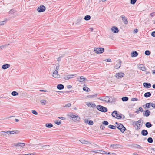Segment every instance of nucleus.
Returning <instances> with one entry per match:
<instances>
[{
    "mask_svg": "<svg viewBox=\"0 0 155 155\" xmlns=\"http://www.w3.org/2000/svg\"><path fill=\"white\" fill-rule=\"evenodd\" d=\"M97 108L99 111L102 112H105L107 111V108L101 105H97Z\"/></svg>",
    "mask_w": 155,
    "mask_h": 155,
    "instance_id": "1",
    "label": "nucleus"
},
{
    "mask_svg": "<svg viewBox=\"0 0 155 155\" xmlns=\"http://www.w3.org/2000/svg\"><path fill=\"white\" fill-rule=\"evenodd\" d=\"M94 50L95 53L97 54H101L103 53L104 51V49L103 48H95Z\"/></svg>",
    "mask_w": 155,
    "mask_h": 155,
    "instance_id": "2",
    "label": "nucleus"
},
{
    "mask_svg": "<svg viewBox=\"0 0 155 155\" xmlns=\"http://www.w3.org/2000/svg\"><path fill=\"white\" fill-rule=\"evenodd\" d=\"M117 128L122 133H124L126 130L125 127L121 124H117Z\"/></svg>",
    "mask_w": 155,
    "mask_h": 155,
    "instance_id": "3",
    "label": "nucleus"
},
{
    "mask_svg": "<svg viewBox=\"0 0 155 155\" xmlns=\"http://www.w3.org/2000/svg\"><path fill=\"white\" fill-rule=\"evenodd\" d=\"M46 9L45 7L43 5H41L37 9V10L39 12H43Z\"/></svg>",
    "mask_w": 155,
    "mask_h": 155,
    "instance_id": "4",
    "label": "nucleus"
},
{
    "mask_svg": "<svg viewBox=\"0 0 155 155\" xmlns=\"http://www.w3.org/2000/svg\"><path fill=\"white\" fill-rule=\"evenodd\" d=\"M52 76L54 78H59L60 75L58 74L57 70H55L52 74Z\"/></svg>",
    "mask_w": 155,
    "mask_h": 155,
    "instance_id": "5",
    "label": "nucleus"
},
{
    "mask_svg": "<svg viewBox=\"0 0 155 155\" xmlns=\"http://www.w3.org/2000/svg\"><path fill=\"white\" fill-rule=\"evenodd\" d=\"M69 116L72 118H76V120L78 121L79 120L80 118L78 117V115L73 114H70L69 115Z\"/></svg>",
    "mask_w": 155,
    "mask_h": 155,
    "instance_id": "6",
    "label": "nucleus"
},
{
    "mask_svg": "<svg viewBox=\"0 0 155 155\" xmlns=\"http://www.w3.org/2000/svg\"><path fill=\"white\" fill-rule=\"evenodd\" d=\"M103 98H100V99L103 101H105L107 102H110L109 97L108 96H106L104 97H102Z\"/></svg>",
    "mask_w": 155,
    "mask_h": 155,
    "instance_id": "7",
    "label": "nucleus"
},
{
    "mask_svg": "<svg viewBox=\"0 0 155 155\" xmlns=\"http://www.w3.org/2000/svg\"><path fill=\"white\" fill-rule=\"evenodd\" d=\"M17 130H15V131H8L7 132H5V131H2L1 132L6 133V134H14L17 133V132H18Z\"/></svg>",
    "mask_w": 155,
    "mask_h": 155,
    "instance_id": "8",
    "label": "nucleus"
},
{
    "mask_svg": "<svg viewBox=\"0 0 155 155\" xmlns=\"http://www.w3.org/2000/svg\"><path fill=\"white\" fill-rule=\"evenodd\" d=\"M138 68L140 70L143 71H145L146 68L144 65L143 64H140L138 65Z\"/></svg>",
    "mask_w": 155,
    "mask_h": 155,
    "instance_id": "9",
    "label": "nucleus"
},
{
    "mask_svg": "<svg viewBox=\"0 0 155 155\" xmlns=\"http://www.w3.org/2000/svg\"><path fill=\"white\" fill-rule=\"evenodd\" d=\"M111 29L112 31L114 33H117L119 32L118 28L116 26H113Z\"/></svg>",
    "mask_w": 155,
    "mask_h": 155,
    "instance_id": "10",
    "label": "nucleus"
},
{
    "mask_svg": "<svg viewBox=\"0 0 155 155\" xmlns=\"http://www.w3.org/2000/svg\"><path fill=\"white\" fill-rule=\"evenodd\" d=\"M121 17L122 18V20L123 21L124 23L125 24H127L128 23V21L127 18L123 15H122Z\"/></svg>",
    "mask_w": 155,
    "mask_h": 155,
    "instance_id": "11",
    "label": "nucleus"
},
{
    "mask_svg": "<svg viewBox=\"0 0 155 155\" xmlns=\"http://www.w3.org/2000/svg\"><path fill=\"white\" fill-rule=\"evenodd\" d=\"M143 86L144 87L147 88H150L151 87V84L149 83L144 82L143 83Z\"/></svg>",
    "mask_w": 155,
    "mask_h": 155,
    "instance_id": "12",
    "label": "nucleus"
},
{
    "mask_svg": "<svg viewBox=\"0 0 155 155\" xmlns=\"http://www.w3.org/2000/svg\"><path fill=\"white\" fill-rule=\"evenodd\" d=\"M117 64H116L114 67L116 69H118L121 66V61L120 60H119L117 61Z\"/></svg>",
    "mask_w": 155,
    "mask_h": 155,
    "instance_id": "13",
    "label": "nucleus"
},
{
    "mask_svg": "<svg viewBox=\"0 0 155 155\" xmlns=\"http://www.w3.org/2000/svg\"><path fill=\"white\" fill-rule=\"evenodd\" d=\"M124 74L123 73H116V77L117 78L119 79L123 77Z\"/></svg>",
    "mask_w": 155,
    "mask_h": 155,
    "instance_id": "14",
    "label": "nucleus"
},
{
    "mask_svg": "<svg viewBox=\"0 0 155 155\" xmlns=\"http://www.w3.org/2000/svg\"><path fill=\"white\" fill-rule=\"evenodd\" d=\"M77 79L80 82H82L85 80L86 78L83 76H81L78 77Z\"/></svg>",
    "mask_w": 155,
    "mask_h": 155,
    "instance_id": "15",
    "label": "nucleus"
},
{
    "mask_svg": "<svg viewBox=\"0 0 155 155\" xmlns=\"http://www.w3.org/2000/svg\"><path fill=\"white\" fill-rule=\"evenodd\" d=\"M120 146V145L119 144H114L111 145L110 147L112 148L113 149H115L119 147Z\"/></svg>",
    "mask_w": 155,
    "mask_h": 155,
    "instance_id": "16",
    "label": "nucleus"
},
{
    "mask_svg": "<svg viewBox=\"0 0 155 155\" xmlns=\"http://www.w3.org/2000/svg\"><path fill=\"white\" fill-rule=\"evenodd\" d=\"M141 134L144 136H146L148 135V132L146 130H143L141 132Z\"/></svg>",
    "mask_w": 155,
    "mask_h": 155,
    "instance_id": "17",
    "label": "nucleus"
},
{
    "mask_svg": "<svg viewBox=\"0 0 155 155\" xmlns=\"http://www.w3.org/2000/svg\"><path fill=\"white\" fill-rule=\"evenodd\" d=\"M150 114V112L148 110H147L145 111V113H143V115L146 117H148Z\"/></svg>",
    "mask_w": 155,
    "mask_h": 155,
    "instance_id": "18",
    "label": "nucleus"
},
{
    "mask_svg": "<svg viewBox=\"0 0 155 155\" xmlns=\"http://www.w3.org/2000/svg\"><path fill=\"white\" fill-rule=\"evenodd\" d=\"M80 141L82 143L86 144H91V143H90L89 142L85 141L84 140H80Z\"/></svg>",
    "mask_w": 155,
    "mask_h": 155,
    "instance_id": "19",
    "label": "nucleus"
},
{
    "mask_svg": "<svg viewBox=\"0 0 155 155\" xmlns=\"http://www.w3.org/2000/svg\"><path fill=\"white\" fill-rule=\"evenodd\" d=\"M10 65L8 64H4L2 66V68L3 69H5L9 68Z\"/></svg>",
    "mask_w": 155,
    "mask_h": 155,
    "instance_id": "20",
    "label": "nucleus"
},
{
    "mask_svg": "<svg viewBox=\"0 0 155 155\" xmlns=\"http://www.w3.org/2000/svg\"><path fill=\"white\" fill-rule=\"evenodd\" d=\"M75 75H68L66 76L64 78V79L65 80H68L71 78H72V77L71 76H74Z\"/></svg>",
    "mask_w": 155,
    "mask_h": 155,
    "instance_id": "21",
    "label": "nucleus"
},
{
    "mask_svg": "<svg viewBox=\"0 0 155 155\" xmlns=\"http://www.w3.org/2000/svg\"><path fill=\"white\" fill-rule=\"evenodd\" d=\"M64 87V86L62 84H59L57 86V88L58 89L61 90L63 89Z\"/></svg>",
    "mask_w": 155,
    "mask_h": 155,
    "instance_id": "22",
    "label": "nucleus"
},
{
    "mask_svg": "<svg viewBox=\"0 0 155 155\" xmlns=\"http://www.w3.org/2000/svg\"><path fill=\"white\" fill-rule=\"evenodd\" d=\"M151 95V93L150 92H147L145 93L144 94V96L146 98L148 97H150Z\"/></svg>",
    "mask_w": 155,
    "mask_h": 155,
    "instance_id": "23",
    "label": "nucleus"
},
{
    "mask_svg": "<svg viewBox=\"0 0 155 155\" xmlns=\"http://www.w3.org/2000/svg\"><path fill=\"white\" fill-rule=\"evenodd\" d=\"M138 54L137 52L136 51H134L131 53V56L132 57H136L137 56Z\"/></svg>",
    "mask_w": 155,
    "mask_h": 155,
    "instance_id": "24",
    "label": "nucleus"
},
{
    "mask_svg": "<svg viewBox=\"0 0 155 155\" xmlns=\"http://www.w3.org/2000/svg\"><path fill=\"white\" fill-rule=\"evenodd\" d=\"M25 145V143H19L15 144L16 146H20L21 147H24Z\"/></svg>",
    "mask_w": 155,
    "mask_h": 155,
    "instance_id": "25",
    "label": "nucleus"
},
{
    "mask_svg": "<svg viewBox=\"0 0 155 155\" xmlns=\"http://www.w3.org/2000/svg\"><path fill=\"white\" fill-rule=\"evenodd\" d=\"M146 127L147 128H150L152 126V124L150 122H147L145 124Z\"/></svg>",
    "mask_w": 155,
    "mask_h": 155,
    "instance_id": "26",
    "label": "nucleus"
},
{
    "mask_svg": "<svg viewBox=\"0 0 155 155\" xmlns=\"http://www.w3.org/2000/svg\"><path fill=\"white\" fill-rule=\"evenodd\" d=\"M136 122L139 125L142 126L143 123V121L142 120L140 119L138 121H136Z\"/></svg>",
    "mask_w": 155,
    "mask_h": 155,
    "instance_id": "27",
    "label": "nucleus"
},
{
    "mask_svg": "<svg viewBox=\"0 0 155 155\" xmlns=\"http://www.w3.org/2000/svg\"><path fill=\"white\" fill-rule=\"evenodd\" d=\"M121 99L123 101H127L128 100L129 98L128 97H124L122 98Z\"/></svg>",
    "mask_w": 155,
    "mask_h": 155,
    "instance_id": "28",
    "label": "nucleus"
},
{
    "mask_svg": "<svg viewBox=\"0 0 155 155\" xmlns=\"http://www.w3.org/2000/svg\"><path fill=\"white\" fill-rule=\"evenodd\" d=\"M91 19V16L89 15H87L84 17V19L86 21H88Z\"/></svg>",
    "mask_w": 155,
    "mask_h": 155,
    "instance_id": "29",
    "label": "nucleus"
},
{
    "mask_svg": "<svg viewBox=\"0 0 155 155\" xmlns=\"http://www.w3.org/2000/svg\"><path fill=\"white\" fill-rule=\"evenodd\" d=\"M83 90L87 92H89L90 90L87 87H84L83 88Z\"/></svg>",
    "mask_w": 155,
    "mask_h": 155,
    "instance_id": "30",
    "label": "nucleus"
},
{
    "mask_svg": "<svg viewBox=\"0 0 155 155\" xmlns=\"http://www.w3.org/2000/svg\"><path fill=\"white\" fill-rule=\"evenodd\" d=\"M45 126L46 127L48 128H51L53 126V125L51 123H46Z\"/></svg>",
    "mask_w": 155,
    "mask_h": 155,
    "instance_id": "31",
    "label": "nucleus"
},
{
    "mask_svg": "<svg viewBox=\"0 0 155 155\" xmlns=\"http://www.w3.org/2000/svg\"><path fill=\"white\" fill-rule=\"evenodd\" d=\"M11 94L13 96H16L18 95V93L15 91H13L12 92Z\"/></svg>",
    "mask_w": 155,
    "mask_h": 155,
    "instance_id": "32",
    "label": "nucleus"
},
{
    "mask_svg": "<svg viewBox=\"0 0 155 155\" xmlns=\"http://www.w3.org/2000/svg\"><path fill=\"white\" fill-rule=\"evenodd\" d=\"M115 117L117 119H120L122 118L121 114L117 113V114L116 117L115 116Z\"/></svg>",
    "mask_w": 155,
    "mask_h": 155,
    "instance_id": "33",
    "label": "nucleus"
},
{
    "mask_svg": "<svg viewBox=\"0 0 155 155\" xmlns=\"http://www.w3.org/2000/svg\"><path fill=\"white\" fill-rule=\"evenodd\" d=\"M117 114V111H113L112 113V115L114 117H115Z\"/></svg>",
    "mask_w": 155,
    "mask_h": 155,
    "instance_id": "34",
    "label": "nucleus"
},
{
    "mask_svg": "<svg viewBox=\"0 0 155 155\" xmlns=\"http://www.w3.org/2000/svg\"><path fill=\"white\" fill-rule=\"evenodd\" d=\"M147 141L149 143H152L153 142V140L152 138L149 137L147 139Z\"/></svg>",
    "mask_w": 155,
    "mask_h": 155,
    "instance_id": "35",
    "label": "nucleus"
},
{
    "mask_svg": "<svg viewBox=\"0 0 155 155\" xmlns=\"http://www.w3.org/2000/svg\"><path fill=\"white\" fill-rule=\"evenodd\" d=\"M108 127L110 128L113 129H115L116 128V127L114 125H109L108 126Z\"/></svg>",
    "mask_w": 155,
    "mask_h": 155,
    "instance_id": "36",
    "label": "nucleus"
},
{
    "mask_svg": "<svg viewBox=\"0 0 155 155\" xmlns=\"http://www.w3.org/2000/svg\"><path fill=\"white\" fill-rule=\"evenodd\" d=\"M97 96V94L89 95L87 96V97L88 98H94Z\"/></svg>",
    "mask_w": 155,
    "mask_h": 155,
    "instance_id": "37",
    "label": "nucleus"
},
{
    "mask_svg": "<svg viewBox=\"0 0 155 155\" xmlns=\"http://www.w3.org/2000/svg\"><path fill=\"white\" fill-rule=\"evenodd\" d=\"M9 45V44H8V45L5 44V45H3L0 46V50H2L3 48L5 47L6 46H7Z\"/></svg>",
    "mask_w": 155,
    "mask_h": 155,
    "instance_id": "38",
    "label": "nucleus"
},
{
    "mask_svg": "<svg viewBox=\"0 0 155 155\" xmlns=\"http://www.w3.org/2000/svg\"><path fill=\"white\" fill-rule=\"evenodd\" d=\"M150 53L149 50H146L145 52V54L146 55L149 56L150 55Z\"/></svg>",
    "mask_w": 155,
    "mask_h": 155,
    "instance_id": "39",
    "label": "nucleus"
},
{
    "mask_svg": "<svg viewBox=\"0 0 155 155\" xmlns=\"http://www.w3.org/2000/svg\"><path fill=\"white\" fill-rule=\"evenodd\" d=\"M46 101L45 100H42L41 101V103L42 105H45Z\"/></svg>",
    "mask_w": 155,
    "mask_h": 155,
    "instance_id": "40",
    "label": "nucleus"
},
{
    "mask_svg": "<svg viewBox=\"0 0 155 155\" xmlns=\"http://www.w3.org/2000/svg\"><path fill=\"white\" fill-rule=\"evenodd\" d=\"M135 147L140 149H143V147H141L138 144H136L135 146L134 147Z\"/></svg>",
    "mask_w": 155,
    "mask_h": 155,
    "instance_id": "41",
    "label": "nucleus"
},
{
    "mask_svg": "<svg viewBox=\"0 0 155 155\" xmlns=\"http://www.w3.org/2000/svg\"><path fill=\"white\" fill-rule=\"evenodd\" d=\"M102 124L103 125L107 126L108 124V122L107 121H104L102 122Z\"/></svg>",
    "mask_w": 155,
    "mask_h": 155,
    "instance_id": "42",
    "label": "nucleus"
},
{
    "mask_svg": "<svg viewBox=\"0 0 155 155\" xmlns=\"http://www.w3.org/2000/svg\"><path fill=\"white\" fill-rule=\"evenodd\" d=\"M89 104H90V105L91 106V107L93 108H94L95 107L96 105L94 103H89Z\"/></svg>",
    "mask_w": 155,
    "mask_h": 155,
    "instance_id": "43",
    "label": "nucleus"
},
{
    "mask_svg": "<svg viewBox=\"0 0 155 155\" xmlns=\"http://www.w3.org/2000/svg\"><path fill=\"white\" fill-rule=\"evenodd\" d=\"M71 104L70 103H68L66 105H65L64 106H63V107H71Z\"/></svg>",
    "mask_w": 155,
    "mask_h": 155,
    "instance_id": "44",
    "label": "nucleus"
},
{
    "mask_svg": "<svg viewBox=\"0 0 155 155\" xmlns=\"http://www.w3.org/2000/svg\"><path fill=\"white\" fill-rule=\"evenodd\" d=\"M150 103H147L146 104V107L149 108L150 107Z\"/></svg>",
    "mask_w": 155,
    "mask_h": 155,
    "instance_id": "45",
    "label": "nucleus"
},
{
    "mask_svg": "<svg viewBox=\"0 0 155 155\" xmlns=\"http://www.w3.org/2000/svg\"><path fill=\"white\" fill-rule=\"evenodd\" d=\"M136 1L137 0H131L130 3L134 5Z\"/></svg>",
    "mask_w": 155,
    "mask_h": 155,
    "instance_id": "46",
    "label": "nucleus"
},
{
    "mask_svg": "<svg viewBox=\"0 0 155 155\" xmlns=\"http://www.w3.org/2000/svg\"><path fill=\"white\" fill-rule=\"evenodd\" d=\"M97 150L98 151H101V152H102V153H100L106 154L107 153V152L105 151H104L99 150Z\"/></svg>",
    "mask_w": 155,
    "mask_h": 155,
    "instance_id": "47",
    "label": "nucleus"
},
{
    "mask_svg": "<svg viewBox=\"0 0 155 155\" xmlns=\"http://www.w3.org/2000/svg\"><path fill=\"white\" fill-rule=\"evenodd\" d=\"M15 10L13 9H11L9 12V14H12L15 12Z\"/></svg>",
    "mask_w": 155,
    "mask_h": 155,
    "instance_id": "48",
    "label": "nucleus"
},
{
    "mask_svg": "<svg viewBox=\"0 0 155 155\" xmlns=\"http://www.w3.org/2000/svg\"><path fill=\"white\" fill-rule=\"evenodd\" d=\"M32 113L35 115H37L38 114L37 112L35 110H32Z\"/></svg>",
    "mask_w": 155,
    "mask_h": 155,
    "instance_id": "49",
    "label": "nucleus"
},
{
    "mask_svg": "<svg viewBox=\"0 0 155 155\" xmlns=\"http://www.w3.org/2000/svg\"><path fill=\"white\" fill-rule=\"evenodd\" d=\"M55 123L58 125H59L61 124V122L60 121H55Z\"/></svg>",
    "mask_w": 155,
    "mask_h": 155,
    "instance_id": "50",
    "label": "nucleus"
},
{
    "mask_svg": "<svg viewBox=\"0 0 155 155\" xmlns=\"http://www.w3.org/2000/svg\"><path fill=\"white\" fill-rule=\"evenodd\" d=\"M150 106L154 108H155V104L150 103Z\"/></svg>",
    "mask_w": 155,
    "mask_h": 155,
    "instance_id": "51",
    "label": "nucleus"
},
{
    "mask_svg": "<svg viewBox=\"0 0 155 155\" xmlns=\"http://www.w3.org/2000/svg\"><path fill=\"white\" fill-rule=\"evenodd\" d=\"M139 110L141 112H143V111L144 110L141 107H140L139 108Z\"/></svg>",
    "mask_w": 155,
    "mask_h": 155,
    "instance_id": "52",
    "label": "nucleus"
},
{
    "mask_svg": "<svg viewBox=\"0 0 155 155\" xmlns=\"http://www.w3.org/2000/svg\"><path fill=\"white\" fill-rule=\"evenodd\" d=\"M105 61L111 62L112 61L110 59H107L104 60Z\"/></svg>",
    "mask_w": 155,
    "mask_h": 155,
    "instance_id": "53",
    "label": "nucleus"
},
{
    "mask_svg": "<svg viewBox=\"0 0 155 155\" xmlns=\"http://www.w3.org/2000/svg\"><path fill=\"white\" fill-rule=\"evenodd\" d=\"M100 128L101 129L103 130L104 129L105 127L103 125H101L100 126Z\"/></svg>",
    "mask_w": 155,
    "mask_h": 155,
    "instance_id": "54",
    "label": "nucleus"
},
{
    "mask_svg": "<svg viewBox=\"0 0 155 155\" xmlns=\"http://www.w3.org/2000/svg\"><path fill=\"white\" fill-rule=\"evenodd\" d=\"M88 124L90 125H92L93 124V122L92 120H90L89 121Z\"/></svg>",
    "mask_w": 155,
    "mask_h": 155,
    "instance_id": "55",
    "label": "nucleus"
},
{
    "mask_svg": "<svg viewBox=\"0 0 155 155\" xmlns=\"http://www.w3.org/2000/svg\"><path fill=\"white\" fill-rule=\"evenodd\" d=\"M138 100V99L137 98H133L131 99V101H136Z\"/></svg>",
    "mask_w": 155,
    "mask_h": 155,
    "instance_id": "56",
    "label": "nucleus"
},
{
    "mask_svg": "<svg viewBox=\"0 0 155 155\" xmlns=\"http://www.w3.org/2000/svg\"><path fill=\"white\" fill-rule=\"evenodd\" d=\"M5 134H2V133L0 134V136H5L7 137L6 134H5Z\"/></svg>",
    "mask_w": 155,
    "mask_h": 155,
    "instance_id": "57",
    "label": "nucleus"
},
{
    "mask_svg": "<svg viewBox=\"0 0 155 155\" xmlns=\"http://www.w3.org/2000/svg\"><path fill=\"white\" fill-rule=\"evenodd\" d=\"M151 35L153 37H155V31H153Z\"/></svg>",
    "mask_w": 155,
    "mask_h": 155,
    "instance_id": "58",
    "label": "nucleus"
},
{
    "mask_svg": "<svg viewBox=\"0 0 155 155\" xmlns=\"http://www.w3.org/2000/svg\"><path fill=\"white\" fill-rule=\"evenodd\" d=\"M58 118L61 120H64L65 119L64 117H58Z\"/></svg>",
    "mask_w": 155,
    "mask_h": 155,
    "instance_id": "59",
    "label": "nucleus"
},
{
    "mask_svg": "<svg viewBox=\"0 0 155 155\" xmlns=\"http://www.w3.org/2000/svg\"><path fill=\"white\" fill-rule=\"evenodd\" d=\"M154 12H153L150 14V15L152 17H153L154 16Z\"/></svg>",
    "mask_w": 155,
    "mask_h": 155,
    "instance_id": "60",
    "label": "nucleus"
},
{
    "mask_svg": "<svg viewBox=\"0 0 155 155\" xmlns=\"http://www.w3.org/2000/svg\"><path fill=\"white\" fill-rule=\"evenodd\" d=\"M5 21H1V22H0V25H4V22Z\"/></svg>",
    "mask_w": 155,
    "mask_h": 155,
    "instance_id": "61",
    "label": "nucleus"
},
{
    "mask_svg": "<svg viewBox=\"0 0 155 155\" xmlns=\"http://www.w3.org/2000/svg\"><path fill=\"white\" fill-rule=\"evenodd\" d=\"M62 57V56H60V57H59L58 58V61H60Z\"/></svg>",
    "mask_w": 155,
    "mask_h": 155,
    "instance_id": "62",
    "label": "nucleus"
},
{
    "mask_svg": "<svg viewBox=\"0 0 155 155\" xmlns=\"http://www.w3.org/2000/svg\"><path fill=\"white\" fill-rule=\"evenodd\" d=\"M134 31V33L135 32L136 33H137L138 32V30L137 29H135Z\"/></svg>",
    "mask_w": 155,
    "mask_h": 155,
    "instance_id": "63",
    "label": "nucleus"
},
{
    "mask_svg": "<svg viewBox=\"0 0 155 155\" xmlns=\"http://www.w3.org/2000/svg\"><path fill=\"white\" fill-rule=\"evenodd\" d=\"M34 154L33 153L28 154H19V155H34Z\"/></svg>",
    "mask_w": 155,
    "mask_h": 155,
    "instance_id": "64",
    "label": "nucleus"
}]
</instances>
